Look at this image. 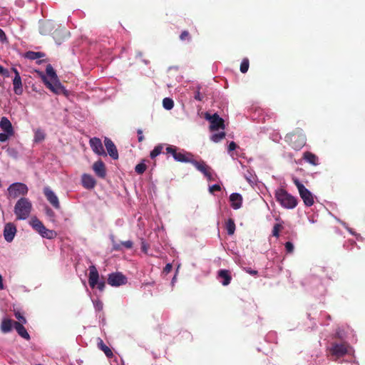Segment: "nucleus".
I'll list each match as a JSON object with an SVG mask.
<instances>
[{
    "instance_id": "obj_1",
    "label": "nucleus",
    "mask_w": 365,
    "mask_h": 365,
    "mask_svg": "<svg viewBox=\"0 0 365 365\" xmlns=\"http://www.w3.org/2000/svg\"><path fill=\"white\" fill-rule=\"evenodd\" d=\"M274 197L277 202L284 209L293 210L298 205L297 197L292 195L282 187H279L275 190Z\"/></svg>"
},
{
    "instance_id": "obj_2",
    "label": "nucleus",
    "mask_w": 365,
    "mask_h": 365,
    "mask_svg": "<svg viewBox=\"0 0 365 365\" xmlns=\"http://www.w3.org/2000/svg\"><path fill=\"white\" fill-rule=\"evenodd\" d=\"M31 210V202L28 198L21 197L16 202L14 211L17 220H25L29 217Z\"/></svg>"
},
{
    "instance_id": "obj_3",
    "label": "nucleus",
    "mask_w": 365,
    "mask_h": 365,
    "mask_svg": "<svg viewBox=\"0 0 365 365\" xmlns=\"http://www.w3.org/2000/svg\"><path fill=\"white\" fill-rule=\"evenodd\" d=\"M47 76L43 77V82L46 86L51 89L53 93H58L63 89L61 83L57 78V75L51 65H48L46 68Z\"/></svg>"
},
{
    "instance_id": "obj_4",
    "label": "nucleus",
    "mask_w": 365,
    "mask_h": 365,
    "mask_svg": "<svg viewBox=\"0 0 365 365\" xmlns=\"http://www.w3.org/2000/svg\"><path fill=\"white\" fill-rule=\"evenodd\" d=\"M30 225L43 238L52 240L57 236L56 231L47 229L37 217L31 218Z\"/></svg>"
},
{
    "instance_id": "obj_5",
    "label": "nucleus",
    "mask_w": 365,
    "mask_h": 365,
    "mask_svg": "<svg viewBox=\"0 0 365 365\" xmlns=\"http://www.w3.org/2000/svg\"><path fill=\"white\" fill-rule=\"evenodd\" d=\"M286 140L294 150H300L306 143V136L301 130L286 135Z\"/></svg>"
},
{
    "instance_id": "obj_6",
    "label": "nucleus",
    "mask_w": 365,
    "mask_h": 365,
    "mask_svg": "<svg viewBox=\"0 0 365 365\" xmlns=\"http://www.w3.org/2000/svg\"><path fill=\"white\" fill-rule=\"evenodd\" d=\"M294 183L297 187L300 197L302 199L304 205L311 207L314 205V200L313 194L299 181V179L294 178Z\"/></svg>"
},
{
    "instance_id": "obj_7",
    "label": "nucleus",
    "mask_w": 365,
    "mask_h": 365,
    "mask_svg": "<svg viewBox=\"0 0 365 365\" xmlns=\"http://www.w3.org/2000/svg\"><path fill=\"white\" fill-rule=\"evenodd\" d=\"M88 283L91 288L97 287L101 292L105 288V282L103 279H99L98 272L94 265L89 267Z\"/></svg>"
},
{
    "instance_id": "obj_8",
    "label": "nucleus",
    "mask_w": 365,
    "mask_h": 365,
    "mask_svg": "<svg viewBox=\"0 0 365 365\" xmlns=\"http://www.w3.org/2000/svg\"><path fill=\"white\" fill-rule=\"evenodd\" d=\"M27 185L22 182H14L7 189L8 195L11 198H16L21 195H26L28 193Z\"/></svg>"
},
{
    "instance_id": "obj_9",
    "label": "nucleus",
    "mask_w": 365,
    "mask_h": 365,
    "mask_svg": "<svg viewBox=\"0 0 365 365\" xmlns=\"http://www.w3.org/2000/svg\"><path fill=\"white\" fill-rule=\"evenodd\" d=\"M205 118L210 123V129L211 131L225 130L224 120L217 113L210 115L206 113Z\"/></svg>"
},
{
    "instance_id": "obj_10",
    "label": "nucleus",
    "mask_w": 365,
    "mask_h": 365,
    "mask_svg": "<svg viewBox=\"0 0 365 365\" xmlns=\"http://www.w3.org/2000/svg\"><path fill=\"white\" fill-rule=\"evenodd\" d=\"M127 278L120 272H114L108 275V283L112 287H119L125 284Z\"/></svg>"
},
{
    "instance_id": "obj_11",
    "label": "nucleus",
    "mask_w": 365,
    "mask_h": 365,
    "mask_svg": "<svg viewBox=\"0 0 365 365\" xmlns=\"http://www.w3.org/2000/svg\"><path fill=\"white\" fill-rule=\"evenodd\" d=\"M331 354L337 358L341 357L351 351V347L346 344H334L331 348Z\"/></svg>"
},
{
    "instance_id": "obj_12",
    "label": "nucleus",
    "mask_w": 365,
    "mask_h": 365,
    "mask_svg": "<svg viewBox=\"0 0 365 365\" xmlns=\"http://www.w3.org/2000/svg\"><path fill=\"white\" fill-rule=\"evenodd\" d=\"M43 194L46 196L49 203L56 210L60 209L61 205L58 197L56 193L49 187H45L43 188Z\"/></svg>"
},
{
    "instance_id": "obj_13",
    "label": "nucleus",
    "mask_w": 365,
    "mask_h": 365,
    "mask_svg": "<svg viewBox=\"0 0 365 365\" xmlns=\"http://www.w3.org/2000/svg\"><path fill=\"white\" fill-rule=\"evenodd\" d=\"M90 146L92 150L98 155H106L101 140L98 138L90 140Z\"/></svg>"
},
{
    "instance_id": "obj_14",
    "label": "nucleus",
    "mask_w": 365,
    "mask_h": 365,
    "mask_svg": "<svg viewBox=\"0 0 365 365\" xmlns=\"http://www.w3.org/2000/svg\"><path fill=\"white\" fill-rule=\"evenodd\" d=\"M16 233V227L13 223L6 224L4 229V237L6 242H11Z\"/></svg>"
},
{
    "instance_id": "obj_15",
    "label": "nucleus",
    "mask_w": 365,
    "mask_h": 365,
    "mask_svg": "<svg viewBox=\"0 0 365 365\" xmlns=\"http://www.w3.org/2000/svg\"><path fill=\"white\" fill-rule=\"evenodd\" d=\"M104 144L108 153V155L113 159L118 158V152L113 142L108 138H105Z\"/></svg>"
},
{
    "instance_id": "obj_16",
    "label": "nucleus",
    "mask_w": 365,
    "mask_h": 365,
    "mask_svg": "<svg viewBox=\"0 0 365 365\" xmlns=\"http://www.w3.org/2000/svg\"><path fill=\"white\" fill-rule=\"evenodd\" d=\"M217 278L223 286H227L232 280L230 272L227 269L219 270Z\"/></svg>"
},
{
    "instance_id": "obj_17",
    "label": "nucleus",
    "mask_w": 365,
    "mask_h": 365,
    "mask_svg": "<svg viewBox=\"0 0 365 365\" xmlns=\"http://www.w3.org/2000/svg\"><path fill=\"white\" fill-rule=\"evenodd\" d=\"M242 196L238 192H233L230 195V206L234 210H238L242 207Z\"/></svg>"
},
{
    "instance_id": "obj_18",
    "label": "nucleus",
    "mask_w": 365,
    "mask_h": 365,
    "mask_svg": "<svg viewBox=\"0 0 365 365\" xmlns=\"http://www.w3.org/2000/svg\"><path fill=\"white\" fill-rule=\"evenodd\" d=\"M93 170L96 175L101 178H104L106 175V170L105 165L102 160H98L93 165Z\"/></svg>"
},
{
    "instance_id": "obj_19",
    "label": "nucleus",
    "mask_w": 365,
    "mask_h": 365,
    "mask_svg": "<svg viewBox=\"0 0 365 365\" xmlns=\"http://www.w3.org/2000/svg\"><path fill=\"white\" fill-rule=\"evenodd\" d=\"M192 165L201 173H202L205 177H207L209 180L212 178V174L209 172V168L205 165L204 162H198L196 160L190 161Z\"/></svg>"
},
{
    "instance_id": "obj_20",
    "label": "nucleus",
    "mask_w": 365,
    "mask_h": 365,
    "mask_svg": "<svg viewBox=\"0 0 365 365\" xmlns=\"http://www.w3.org/2000/svg\"><path fill=\"white\" fill-rule=\"evenodd\" d=\"M81 182L82 185L86 189H93L96 184V181L93 176L88 174H83L81 177Z\"/></svg>"
},
{
    "instance_id": "obj_21",
    "label": "nucleus",
    "mask_w": 365,
    "mask_h": 365,
    "mask_svg": "<svg viewBox=\"0 0 365 365\" xmlns=\"http://www.w3.org/2000/svg\"><path fill=\"white\" fill-rule=\"evenodd\" d=\"M0 128L8 134H14V130L11 121L6 117H2L0 120Z\"/></svg>"
},
{
    "instance_id": "obj_22",
    "label": "nucleus",
    "mask_w": 365,
    "mask_h": 365,
    "mask_svg": "<svg viewBox=\"0 0 365 365\" xmlns=\"http://www.w3.org/2000/svg\"><path fill=\"white\" fill-rule=\"evenodd\" d=\"M14 92L18 96L22 95L24 92L23 84L21 76L14 77L13 79Z\"/></svg>"
},
{
    "instance_id": "obj_23",
    "label": "nucleus",
    "mask_w": 365,
    "mask_h": 365,
    "mask_svg": "<svg viewBox=\"0 0 365 365\" xmlns=\"http://www.w3.org/2000/svg\"><path fill=\"white\" fill-rule=\"evenodd\" d=\"M14 327L19 336H21V337L26 340L30 339V335L29 334V333L27 332L26 329H25L22 324L16 322L14 323Z\"/></svg>"
},
{
    "instance_id": "obj_24",
    "label": "nucleus",
    "mask_w": 365,
    "mask_h": 365,
    "mask_svg": "<svg viewBox=\"0 0 365 365\" xmlns=\"http://www.w3.org/2000/svg\"><path fill=\"white\" fill-rule=\"evenodd\" d=\"M304 286H310L311 287H317L321 289V292L324 291V287L321 284V281L319 278L314 277L309 280H306L303 282Z\"/></svg>"
},
{
    "instance_id": "obj_25",
    "label": "nucleus",
    "mask_w": 365,
    "mask_h": 365,
    "mask_svg": "<svg viewBox=\"0 0 365 365\" xmlns=\"http://www.w3.org/2000/svg\"><path fill=\"white\" fill-rule=\"evenodd\" d=\"M191 155L185 151L177 152V153L174 155V159L176 161L182 162V163H187L190 161Z\"/></svg>"
},
{
    "instance_id": "obj_26",
    "label": "nucleus",
    "mask_w": 365,
    "mask_h": 365,
    "mask_svg": "<svg viewBox=\"0 0 365 365\" xmlns=\"http://www.w3.org/2000/svg\"><path fill=\"white\" fill-rule=\"evenodd\" d=\"M303 158L311 165H317L319 164L318 157L310 152L304 153Z\"/></svg>"
},
{
    "instance_id": "obj_27",
    "label": "nucleus",
    "mask_w": 365,
    "mask_h": 365,
    "mask_svg": "<svg viewBox=\"0 0 365 365\" xmlns=\"http://www.w3.org/2000/svg\"><path fill=\"white\" fill-rule=\"evenodd\" d=\"M245 178L251 185H256L257 176L253 170H247V172L245 173Z\"/></svg>"
},
{
    "instance_id": "obj_28",
    "label": "nucleus",
    "mask_w": 365,
    "mask_h": 365,
    "mask_svg": "<svg viewBox=\"0 0 365 365\" xmlns=\"http://www.w3.org/2000/svg\"><path fill=\"white\" fill-rule=\"evenodd\" d=\"M12 321L9 319H4L1 325V330L3 333H8L11 331Z\"/></svg>"
},
{
    "instance_id": "obj_29",
    "label": "nucleus",
    "mask_w": 365,
    "mask_h": 365,
    "mask_svg": "<svg viewBox=\"0 0 365 365\" xmlns=\"http://www.w3.org/2000/svg\"><path fill=\"white\" fill-rule=\"evenodd\" d=\"M98 346L105 353L106 356L110 357L113 356L112 351L104 344L103 340L101 339H98Z\"/></svg>"
},
{
    "instance_id": "obj_30",
    "label": "nucleus",
    "mask_w": 365,
    "mask_h": 365,
    "mask_svg": "<svg viewBox=\"0 0 365 365\" xmlns=\"http://www.w3.org/2000/svg\"><path fill=\"white\" fill-rule=\"evenodd\" d=\"M43 56V54L41 52L28 51L25 53V58L30 60L38 59Z\"/></svg>"
},
{
    "instance_id": "obj_31",
    "label": "nucleus",
    "mask_w": 365,
    "mask_h": 365,
    "mask_svg": "<svg viewBox=\"0 0 365 365\" xmlns=\"http://www.w3.org/2000/svg\"><path fill=\"white\" fill-rule=\"evenodd\" d=\"M225 137V133L224 130H222L220 132L217 133H213L210 136V140L215 143H218L221 141Z\"/></svg>"
},
{
    "instance_id": "obj_32",
    "label": "nucleus",
    "mask_w": 365,
    "mask_h": 365,
    "mask_svg": "<svg viewBox=\"0 0 365 365\" xmlns=\"http://www.w3.org/2000/svg\"><path fill=\"white\" fill-rule=\"evenodd\" d=\"M226 229L227 234L232 235L234 234L235 230V224L232 219H229L226 222Z\"/></svg>"
},
{
    "instance_id": "obj_33",
    "label": "nucleus",
    "mask_w": 365,
    "mask_h": 365,
    "mask_svg": "<svg viewBox=\"0 0 365 365\" xmlns=\"http://www.w3.org/2000/svg\"><path fill=\"white\" fill-rule=\"evenodd\" d=\"M163 106L165 110H171L174 106L173 100L170 98H165L163 100Z\"/></svg>"
},
{
    "instance_id": "obj_34",
    "label": "nucleus",
    "mask_w": 365,
    "mask_h": 365,
    "mask_svg": "<svg viewBox=\"0 0 365 365\" xmlns=\"http://www.w3.org/2000/svg\"><path fill=\"white\" fill-rule=\"evenodd\" d=\"M45 138V133L41 129H37L35 130L34 133V141L38 143L41 142Z\"/></svg>"
},
{
    "instance_id": "obj_35",
    "label": "nucleus",
    "mask_w": 365,
    "mask_h": 365,
    "mask_svg": "<svg viewBox=\"0 0 365 365\" xmlns=\"http://www.w3.org/2000/svg\"><path fill=\"white\" fill-rule=\"evenodd\" d=\"M163 150V146L161 145H158L155 146L153 150L150 152V156L152 159H154L157 156H158Z\"/></svg>"
},
{
    "instance_id": "obj_36",
    "label": "nucleus",
    "mask_w": 365,
    "mask_h": 365,
    "mask_svg": "<svg viewBox=\"0 0 365 365\" xmlns=\"http://www.w3.org/2000/svg\"><path fill=\"white\" fill-rule=\"evenodd\" d=\"M146 170V165L144 163V162H141L135 165V171L138 174H143Z\"/></svg>"
},
{
    "instance_id": "obj_37",
    "label": "nucleus",
    "mask_w": 365,
    "mask_h": 365,
    "mask_svg": "<svg viewBox=\"0 0 365 365\" xmlns=\"http://www.w3.org/2000/svg\"><path fill=\"white\" fill-rule=\"evenodd\" d=\"M249 68V60L247 58H244L240 65V71L242 73H245Z\"/></svg>"
},
{
    "instance_id": "obj_38",
    "label": "nucleus",
    "mask_w": 365,
    "mask_h": 365,
    "mask_svg": "<svg viewBox=\"0 0 365 365\" xmlns=\"http://www.w3.org/2000/svg\"><path fill=\"white\" fill-rule=\"evenodd\" d=\"M14 135L8 134L6 132L0 133V142H6L7 141L10 137L13 136Z\"/></svg>"
},
{
    "instance_id": "obj_39",
    "label": "nucleus",
    "mask_w": 365,
    "mask_h": 365,
    "mask_svg": "<svg viewBox=\"0 0 365 365\" xmlns=\"http://www.w3.org/2000/svg\"><path fill=\"white\" fill-rule=\"evenodd\" d=\"M177 148L173 145H169L166 148L167 153L170 154L174 158V155L177 153Z\"/></svg>"
},
{
    "instance_id": "obj_40",
    "label": "nucleus",
    "mask_w": 365,
    "mask_h": 365,
    "mask_svg": "<svg viewBox=\"0 0 365 365\" xmlns=\"http://www.w3.org/2000/svg\"><path fill=\"white\" fill-rule=\"evenodd\" d=\"M46 214L50 218L51 220H52V221L55 220V217H56L55 212L50 207H46Z\"/></svg>"
},
{
    "instance_id": "obj_41",
    "label": "nucleus",
    "mask_w": 365,
    "mask_h": 365,
    "mask_svg": "<svg viewBox=\"0 0 365 365\" xmlns=\"http://www.w3.org/2000/svg\"><path fill=\"white\" fill-rule=\"evenodd\" d=\"M93 306L95 309L98 311H101L103 309V303L99 299H96L93 301Z\"/></svg>"
},
{
    "instance_id": "obj_42",
    "label": "nucleus",
    "mask_w": 365,
    "mask_h": 365,
    "mask_svg": "<svg viewBox=\"0 0 365 365\" xmlns=\"http://www.w3.org/2000/svg\"><path fill=\"white\" fill-rule=\"evenodd\" d=\"M285 249L287 253H292L294 251V245L291 242H287Z\"/></svg>"
},
{
    "instance_id": "obj_43",
    "label": "nucleus",
    "mask_w": 365,
    "mask_h": 365,
    "mask_svg": "<svg viewBox=\"0 0 365 365\" xmlns=\"http://www.w3.org/2000/svg\"><path fill=\"white\" fill-rule=\"evenodd\" d=\"M279 228L280 225L279 224L274 225L273 230H272V235L273 236L278 237L279 235Z\"/></svg>"
},
{
    "instance_id": "obj_44",
    "label": "nucleus",
    "mask_w": 365,
    "mask_h": 365,
    "mask_svg": "<svg viewBox=\"0 0 365 365\" xmlns=\"http://www.w3.org/2000/svg\"><path fill=\"white\" fill-rule=\"evenodd\" d=\"M15 317L17 319H19L21 322V324H24L26 323V318L24 316H22L20 312H16Z\"/></svg>"
},
{
    "instance_id": "obj_45",
    "label": "nucleus",
    "mask_w": 365,
    "mask_h": 365,
    "mask_svg": "<svg viewBox=\"0 0 365 365\" xmlns=\"http://www.w3.org/2000/svg\"><path fill=\"white\" fill-rule=\"evenodd\" d=\"M120 245L124 246L127 249H130L133 247V243L131 240H127V241L121 242Z\"/></svg>"
},
{
    "instance_id": "obj_46",
    "label": "nucleus",
    "mask_w": 365,
    "mask_h": 365,
    "mask_svg": "<svg viewBox=\"0 0 365 365\" xmlns=\"http://www.w3.org/2000/svg\"><path fill=\"white\" fill-rule=\"evenodd\" d=\"M0 42L1 43H6L7 42V38L6 36V34L1 29H0Z\"/></svg>"
},
{
    "instance_id": "obj_47",
    "label": "nucleus",
    "mask_w": 365,
    "mask_h": 365,
    "mask_svg": "<svg viewBox=\"0 0 365 365\" xmlns=\"http://www.w3.org/2000/svg\"><path fill=\"white\" fill-rule=\"evenodd\" d=\"M221 189L220 186L217 184H214L212 186H210L209 191L211 193H213L214 191H220Z\"/></svg>"
},
{
    "instance_id": "obj_48",
    "label": "nucleus",
    "mask_w": 365,
    "mask_h": 365,
    "mask_svg": "<svg viewBox=\"0 0 365 365\" xmlns=\"http://www.w3.org/2000/svg\"><path fill=\"white\" fill-rule=\"evenodd\" d=\"M237 148V145L235 142L232 141L231 143H230L229 145H228V153H230L232 151L235 150V148Z\"/></svg>"
},
{
    "instance_id": "obj_49",
    "label": "nucleus",
    "mask_w": 365,
    "mask_h": 365,
    "mask_svg": "<svg viewBox=\"0 0 365 365\" xmlns=\"http://www.w3.org/2000/svg\"><path fill=\"white\" fill-rule=\"evenodd\" d=\"M138 133V140L139 142H142L144 140V135L143 134V130L141 129L137 130Z\"/></svg>"
},
{
    "instance_id": "obj_50",
    "label": "nucleus",
    "mask_w": 365,
    "mask_h": 365,
    "mask_svg": "<svg viewBox=\"0 0 365 365\" xmlns=\"http://www.w3.org/2000/svg\"><path fill=\"white\" fill-rule=\"evenodd\" d=\"M194 98L195 100L197 101H201L203 98V96H202V94L200 93V91L197 90L195 93V96H194Z\"/></svg>"
},
{
    "instance_id": "obj_51",
    "label": "nucleus",
    "mask_w": 365,
    "mask_h": 365,
    "mask_svg": "<svg viewBox=\"0 0 365 365\" xmlns=\"http://www.w3.org/2000/svg\"><path fill=\"white\" fill-rule=\"evenodd\" d=\"M111 240L113 241V249L115 250H120L121 249L120 245L117 244V243L115 242L113 236H111Z\"/></svg>"
},
{
    "instance_id": "obj_52",
    "label": "nucleus",
    "mask_w": 365,
    "mask_h": 365,
    "mask_svg": "<svg viewBox=\"0 0 365 365\" xmlns=\"http://www.w3.org/2000/svg\"><path fill=\"white\" fill-rule=\"evenodd\" d=\"M1 75H2L4 77H9L10 76V73L8 69L6 68H4L3 66H2V73H1Z\"/></svg>"
},
{
    "instance_id": "obj_53",
    "label": "nucleus",
    "mask_w": 365,
    "mask_h": 365,
    "mask_svg": "<svg viewBox=\"0 0 365 365\" xmlns=\"http://www.w3.org/2000/svg\"><path fill=\"white\" fill-rule=\"evenodd\" d=\"M188 36H189V33L187 31H184L181 33L180 38L181 40L183 41Z\"/></svg>"
},
{
    "instance_id": "obj_54",
    "label": "nucleus",
    "mask_w": 365,
    "mask_h": 365,
    "mask_svg": "<svg viewBox=\"0 0 365 365\" xmlns=\"http://www.w3.org/2000/svg\"><path fill=\"white\" fill-rule=\"evenodd\" d=\"M171 269H172V264L170 263H168L164 268V272L165 273H169L171 271Z\"/></svg>"
},
{
    "instance_id": "obj_55",
    "label": "nucleus",
    "mask_w": 365,
    "mask_h": 365,
    "mask_svg": "<svg viewBox=\"0 0 365 365\" xmlns=\"http://www.w3.org/2000/svg\"><path fill=\"white\" fill-rule=\"evenodd\" d=\"M141 248H142V250L144 252H146L147 250H148V246H147V244L143 241L142 242V246H141Z\"/></svg>"
},
{
    "instance_id": "obj_56",
    "label": "nucleus",
    "mask_w": 365,
    "mask_h": 365,
    "mask_svg": "<svg viewBox=\"0 0 365 365\" xmlns=\"http://www.w3.org/2000/svg\"><path fill=\"white\" fill-rule=\"evenodd\" d=\"M11 70H12V71H13V72L14 73V74H15L14 77H17L18 76H20L19 72L18 71V70H17L16 68L13 67V68H11Z\"/></svg>"
},
{
    "instance_id": "obj_57",
    "label": "nucleus",
    "mask_w": 365,
    "mask_h": 365,
    "mask_svg": "<svg viewBox=\"0 0 365 365\" xmlns=\"http://www.w3.org/2000/svg\"><path fill=\"white\" fill-rule=\"evenodd\" d=\"M4 289V286L3 284V278L2 276L0 274V290H2Z\"/></svg>"
},
{
    "instance_id": "obj_58",
    "label": "nucleus",
    "mask_w": 365,
    "mask_h": 365,
    "mask_svg": "<svg viewBox=\"0 0 365 365\" xmlns=\"http://www.w3.org/2000/svg\"><path fill=\"white\" fill-rule=\"evenodd\" d=\"M342 225H344V226L347 229V230H348L351 234L354 235V232L352 231V230L346 227V223L342 222Z\"/></svg>"
},
{
    "instance_id": "obj_59",
    "label": "nucleus",
    "mask_w": 365,
    "mask_h": 365,
    "mask_svg": "<svg viewBox=\"0 0 365 365\" xmlns=\"http://www.w3.org/2000/svg\"><path fill=\"white\" fill-rule=\"evenodd\" d=\"M248 272L251 274H257V272L255 270H249Z\"/></svg>"
},
{
    "instance_id": "obj_60",
    "label": "nucleus",
    "mask_w": 365,
    "mask_h": 365,
    "mask_svg": "<svg viewBox=\"0 0 365 365\" xmlns=\"http://www.w3.org/2000/svg\"><path fill=\"white\" fill-rule=\"evenodd\" d=\"M43 26L48 28L51 26V24L49 22H46L43 24Z\"/></svg>"
},
{
    "instance_id": "obj_61",
    "label": "nucleus",
    "mask_w": 365,
    "mask_h": 365,
    "mask_svg": "<svg viewBox=\"0 0 365 365\" xmlns=\"http://www.w3.org/2000/svg\"><path fill=\"white\" fill-rule=\"evenodd\" d=\"M41 33L43 34H46V33H44L43 31H42V28L41 29Z\"/></svg>"
},
{
    "instance_id": "obj_62",
    "label": "nucleus",
    "mask_w": 365,
    "mask_h": 365,
    "mask_svg": "<svg viewBox=\"0 0 365 365\" xmlns=\"http://www.w3.org/2000/svg\"><path fill=\"white\" fill-rule=\"evenodd\" d=\"M175 277H174L173 279V283L175 282Z\"/></svg>"
},
{
    "instance_id": "obj_63",
    "label": "nucleus",
    "mask_w": 365,
    "mask_h": 365,
    "mask_svg": "<svg viewBox=\"0 0 365 365\" xmlns=\"http://www.w3.org/2000/svg\"><path fill=\"white\" fill-rule=\"evenodd\" d=\"M309 221H310L312 223H314V220H309Z\"/></svg>"
},
{
    "instance_id": "obj_64",
    "label": "nucleus",
    "mask_w": 365,
    "mask_h": 365,
    "mask_svg": "<svg viewBox=\"0 0 365 365\" xmlns=\"http://www.w3.org/2000/svg\"><path fill=\"white\" fill-rule=\"evenodd\" d=\"M36 365H42V364H36Z\"/></svg>"
}]
</instances>
